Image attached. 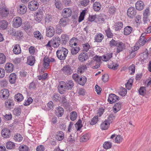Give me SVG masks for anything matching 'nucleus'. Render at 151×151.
Listing matches in <instances>:
<instances>
[{
	"label": "nucleus",
	"instance_id": "nucleus-56",
	"mask_svg": "<svg viewBox=\"0 0 151 151\" xmlns=\"http://www.w3.org/2000/svg\"><path fill=\"white\" fill-rule=\"evenodd\" d=\"M127 93V90L122 87L120 91H119V94L122 96H124Z\"/></svg>",
	"mask_w": 151,
	"mask_h": 151
},
{
	"label": "nucleus",
	"instance_id": "nucleus-8",
	"mask_svg": "<svg viewBox=\"0 0 151 151\" xmlns=\"http://www.w3.org/2000/svg\"><path fill=\"white\" fill-rule=\"evenodd\" d=\"M43 11L42 10H38L35 17V20L37 22L39 23L41 21L43 17Z\"/></svg>",
	"mask_w": 151,
	"mask_h": 151
},
{
	"label": "nucleus",
	"instance_id": "nucleus-39",
	"mask_svg": "<svg viewBox=\"0 0 151 151\" xmlns=\"http://www.w3.org/2000/svg\"><path fill=\"white\" fill-rule=\"evenodd\" d=\"M87 81L86 77L83 76L81 78H80L79 81H78V83L81 85H83L86 83Z\"/></svg>",
	"mask_w": 151,
	"mask_h": 151
},
{
	"label": "nucleus",
	"instance_id": "nucleus-46",
	"mask_svg": "<svg viewBox=\"0 0 151 151\" xmlns=\"http://www.w3.org/2000/svg\"><path fill=\"white\" fill-rule=\"evenodd\" d=\"M14 139L16 141L20 142L22 139V137L19 134H17L14 135Z\"/></svg>",
	"mask_w": 151,
	"mask_h": 151
},
{
	"label": "nucleus",
	"instance_id": "nucleus-48",
	"mask_svg": "<svg viewBox=\"0 0 151 151\" xmlns=\"http://www.w3.org/2000/svg\"><path fill=\"white\" fill-rule=\"evenodd\" d=\"M6 60V57L3 53H0V64L4 63Z\"/></svg>",
	"mask_w": 151,
	"mask_h": 151
},
{
	"label": "nucleus",
	"instance_id": "nucleus-4",
	"mask_svg": "<svg viewBox=\"0 0 151 151\" xmlns=\"http://www.w3.org/2000/svg\"><path fill=\"white\" fill-rule=\"evenodd\" d=\"M62 16L64 17L68 18L71 16L72 11L71 9L69 8H65L62 11Z\"/></svg>",
	"mask_w": 151,
	"mask_h": 151
},
{
	"label": "nucleus",
	"instance_id": "nucleus-30",
	"mask_svg": "<svg viewBox=\"0 0 151 151\" xmlns=\"http://www.w3.org/2000/svg\"><path fill=\"white\" fill-rule=\"evenodd\" d=\"M109 123L105 120L101 124V128L102 129L106 130L107 129L109 126Z\"/></svg>",
	"mask_w": 151,
	"mask_h": 151
},
{
	"label": "nucleus",
	"instance_id": "nucleus-60",
	"mask_svg": "<svg viewBox=\"0 0 151 151\" xmlns=\"http://www.w3.org/2000/svg\"><path fill=\"white\" fill-rule=\"evenodd\" d=\"M139 92L140 95H144L146 93L145 87H141L139 90Z\"/></svg>",
	"mask_w": 151,
	"mask_h": 151
},
{
	"label": "nucleus",
	"instance_id": "nucleus-38",
	"mask_svg": "<svg viewBox=\"0 0 151 151\" xmlns=\"http://www.w3.org/2000/svg\"><path fill=\"white\" fill-rule=\"evenodd\" d=\"M105 31L106 35L108 38H111L113 37L114 35L111 31L110 28L108 27L107 29L105 30Z\"/></svg>",
	"mask_w": 151,
	"mask_h": 151
},
{
	"label": "nucleus",
	"instance_id": "nucleus-29",
	"mask_svg": "<svg viewBox=\"0 0 151 151\" xmlns=\"http://www.w3.org/2000/svg\"><path fill=\"white\" fill-rule=\"evenodd\" d=\"M64 134L62 131L58 132L56 135V138L58 141L62 140L64 138Z\"/></svg>",
	"mask_w": 151,
	"mask_h": 151
},
{
	"label": "nucleus",
	"instance_id": "nucleus-55",
	"mask_svg": "<svg viewBox=\"0 0 151 151\" xmlns=\"http://www.w3.org/2000/svg\"><path fill=\"white\" fill-rule=\"evenodd\" d=\"M111 144L110 142H106L104 143L103 145V147L107 150L111 147Z\"/></svg>",
	"mask_w": 151,
	"mask_h": 151
},
{
	"label": "nucleus",
	"instance_id": "nucleus-31",
	"mask_svg": "<svg viewBox=\"0 0 151 151\" xmlns=\"http://www.w3.org/2000/svg\"><path fill=\"white\" fill-rule=\"evenodd\" d=\"M6 146L7 149H14L15 147V145L14 142L9 141L7 142Z\"/></svg>",
	"mask_w": 151,
	"mask_h": 151
},
{
	"label": "nucleus",
	"instance_id": "nucleus-5",
	"mask_svg": "<svg viewBox=\"0 0 151 151\" xmlns=\"http://www.w3.org/2000/svg\"><path fill=\"white\" fill-rule=\"evenodd\" d=\"M46 35L49 37H52L54 35L55 31L54 28L52 26H49L46 28Z\"/></svg>",
	"mask_w": 151,
	"mask_h": 151
},
{
	"label": "nucleus",
	"instance_id": "nucleus-37",
	"mask_svg": "<svg viewBox=\"0 0 151 151\" xmlns=\"http://www.w3.org/2000/svg\"><path fill=\"white\" fill-rule=\"evenodd\" d=\"M121 107V103H118L116 104L113 107V109L115 113L118 111L120 110Z\"/></svg>",
	"mask_w": 151,
	"mask_h": 151
},
{
	"label": "nucleus",
	"instance_id": "nucleus-27",
	"mask_svg": "<svg viewBox=\"0 0 151 151\" xmlns=\"http://www.w3.org/2000/svg\"><path fill=\"white\" fill-rule=\"evenodd\" d=\"M133 30L132 27L130 26L126 27L124 29V34L125 35H128L130 34Z\"/></svg>",
	"mask_w": 151,
	"mask_h": 151
},
{
	"label": "nucleus",
	"instance_id": "nucleus-44",
	"mask_svg": "<svg viewBox=\"0 0 151 151\" xmlns=\"http://www.w3.org/2000/svg\"><path fill=\"white\" fill-rule=\"evenodd\" d=\"M5 106L8 108H11L14 105L12 100H7L5 102Z\"/></svg>",
	"mask_w": 151,
	"mask_h": 151
},
{
	"label": "nucleus",
	"instance_id": "nucleus-34",
	"mask_svg": "<svg viewBox=\"0 0 151 151\" xmlns=\"http://www.w3.org/2000/svg\"><path fill=\"white\" fill-rule=\"evenodd\" d=\"M115 30L118 31L121 29L123 27V24L121 22H119L115 24Z\"/></svg>",
	"mask_w": 151,
	"mask_h": 151
},
{
	"label": "nucleus",
	"instance_id": "nucleus-50",
	"mask_svg": "<svg viewBox=\"0 0 151 151\" xmlns=\"http://www.w3.org/2000/svg\"><path fill=\"white\" fill-rule=\"evenodd\" d=\"M110 65H108V67L110 69H113L114 70H116L117 67L119 65L117 64L114 63L112 62H111V63H110Z\"/></svg>",
	"mask_w": 151,
	"mask_h": 151
},
{
	"label": "nucleus",
	"instance_id": "nucleus-54",
	"mask_svg": "<svg viewBox=\"0 0 151 151\" xmlns=\"http://www.w3.org/2000/svg\"><path fill=\"white\" fill-rule=\"evenodd\" d=\"M145 37H140L138 43H139L140 45L143 46L145 43L147 41V40H145Z\"/></svg>",
	"mask_w": 151,
	"mask_h": 151
},
{
	"label": "nucleus",
	"instance_id": "nucleus-63",
	"mask_svg": "<svg viewBox=\"0 0 151 151\" xmlns=\"http://www.w3.org/2000/svg\"><path fill=\"white\" fill-rule=\"evenodd\" d=\"M34 36L37 39L40 40L42 37L41 33L39 31L35 32L34 33Z\"/></svg>",
	"mask_w": 151,
	"mask_h": 151
},
{
	"label": "nucleus",
	"instance_id": "nucleus-43",
	"mask_svg": "<svg viewBox=\"0 0 151 151\" xmlns=\"http://www.w3.org/2000/svg\"><path fill=\"white\" fill-rule=\"evenodd\" d=\"M47 59L48 57L45 56L43 60V66L45 68H47L49 66L50 63Z\"/></svg>",
	"mask_w": 151,
	"mask_h": 151
},
{
	"label": "nucleus",
	"instance_id": "nucleus-7",
	"mask_svg": "<svg viewBox=\"0 0 151 151\" xmlns=\"http://www.w3.org/2000/svg\"><path fill=\"white\" fill-rule=\"evenodd\" d=\"M52 40V46L54 48L58 47L60 44V39L58 37H53Z\"/></svg>",
	"mask_w": 151,
	"mask_h": 151
},
{
	"label": "nucleus",
	"instance_id": "nucleus-22",
	"mask_svg": "<svg viewBox=\"0 0 151 151\" xmlns=\"http://www.w3.org/2000/svg\"><path fill=\"white\" fill-rule=\"evenodd\" d=\"M14 53L16 55L20 54L21 52L20 47L19 44H16L14 45L13 49Z\"/></svg>",
	"mask_w": 151,
	"mask_h": 151
},
{
	"label": "nucleus",
	"instance_id": "nucleus-6",
	"mask_svg": "<svg viewBox=\"0 0 151 151\" xmlns=\"http://www.w3.org/2000/svg\"><path fill=\"white\" fill-rule=\"evenodd\" d=\"M1 98L2 99H6L9 96V91L7 89H3L0 91Z\"/></svg>",
	"mask_w": 151,
	"mask_h": 151
},
{
	"label": "nucleus",
	"instance_id": "nucleus-16",
	"mask_svg": "<svg viewBox=\"0 0 151 151\" xmlns=\"http://www.w3.org/2000/svg\"><path fill=\"white\" fill-rule=\"evenodd\" d=\"M14 66L11 63H7L5 65V69L7 73H11L14 70Z\"/></svg>",
	"mask_w": 151,
	"mask_h": 151
},
{
	"label": "nucleus",
	"instance_id": "nucleus-15",
	"mask_svg": "<svg viewBox=\"0 0 151 151\" xmlns=\"http://www.w3.org/2000/svg\"><path fill=\"white\" fill-rule=\"evenodd\" d=\"M27 8L24 4H22L19 5L17 11L19 13L21 14H25L27 12Z\"/></svg>",
	"mask_w": 151,
	"mask_h": 151
},
{
	"label": "nucleus",
	"instance_id": "nucleus-52",
	"mask_svg": "<svg viewBox=\"0 0 151 151\" xmlns=\"http://www.w3.org/2000/svg\"><path fill=\"white\" fill-rule=\"evenodd\" d=\"M86 12L85 10H83L81 13L79 17L78 22H80L82 21L84 18V17L86 14Z\"/></svg>",
	"mask_w": 151,
	"mask_h": 151
},
{
	"label": "nucleus",
	"instance_id": "nucleus-13",
	"mask_svg": "<svg viewBox=\"0 0 151 151\" xmlns=\"http://www.w3.org/2000/svg\"><path fill=\"white\" fill-rule=\"evenodd\" d=\"M0 13L3 17H6L9 13L8 8L4 7H1L0 8Z\"/></svg>",
	"mask_w": 151,
	"mask_h": 151
},
{
	"label": "nucleus",
	"instance_id": "nucleus-1",
	"mask_svg": "<svg viewBox=\"0 0 151 151\" xmlns=\"http://www.w3.org/2000/svg\"><path fill=\"white\" fill-rule=\"evenodd\" d=\"M68 52V49L65 48H60L56 51L57 57L60 60H64L65 59Z\"/></svg>",
	"mask_w": 151,
	"mask_h": 151
},
{
	"label": "nucleus",
	"instance_id": "nucleus-24",
	"mask_svg": "<svg viewBox=\"0 0 151 151\" xmlns=\"http://www.w3.org/2000/svg\"><path fill=\"white\" fill-rule=\"evenodd\" d=\"M72 48L70 49V51L71 54L72 55H74L78 53L80 50V48L79 46H74L71 47Z\"/></svg>",
	"mask_w": 151,
	"mask_h": 151
},
{
	"label": "nucleus",
	"instance_id": "nucleus-42",
	"mask_svg": "<svg viewBox=\"0 0 151 151\" xmlns=\"http://www.w3.org/2000/svg\"><path fill=\"white\" fill-rule=\"evenodd\" d=\"M11 34L12 35L15 36L17 38H20L22 37L23 35L22 32L20 30L16 31V32L14 33V34H12V33Z\"/></svg>",
	"mask_w": 151,
	"mask_h": 151
},
{
	"label": "nucleus",
	"instance_id": "nucleus-53",
	"mask_svg": "<svg viewBox=\"0 0 151 151\" xmlns=\"http://www.w3.org/2000/svg\"><path fill=\"white\" fill-rule=\"evenodd\" d=\"M62 41L64 44L65 43L69 40V37L66 34H63L61 36Z\"/></svg>",
	"mask_w": 151,
	"mask_h": 151
},
{
	"label": "nucleus",
	"instance_id": "nucleus-49",
	"mask_svg": "<svg viewBox=\"0 0 151 151\" xmlns=\"http://www.w3.org/2000/svg\"><path fill=\"white\" fill-rule=\"evenodd\" d=\"M21 109L19 107L15 108L13 111L14 114L16 116L19 115L21 113Z\"/></svg>",
	"mask_w": 151,
	"mask_h": 151
},
{
	"label": "nucleus",
	"instance_id": "nucleus-41",
	"mask_svg": "<svg viewBox=\"0 0 151 151\" xmlns=\"http://www.w3.org/2000/svg\"><path fill=\"white\" fill-rule=\"evenodd\" d=\"M87 69L86 66L85 65H80L78 68V71L81 73H83Z\"/></svg>",
	"mask_w": 151,
	"mask_h": 151
},
{
	"label": "nucleus",
	"instance_id": "nucleus-33",
	"mask_svg": "<svg viewBox=\"0 0 151 151\" xmlns=\"http://www.w3.org/2000/svg\"><path fill=\"white\" fill-rule=\"evenodd\" d=\"M8 22L5 20H3L0 22V27L3 29H6L7 27Z\"/></svg>",
	"mask_w": 151,
	"mask_h": 151
},
{
	"label": "nucleus",
	"instance_id": "nucleus-57",
	"mask_svg": "<svg viewBox=\"0 0 151 151\" xmlns=\"http://www.w3.org/2000/svg\"><path fill=\"white\" fill-rule=\"evenodd\" d=\"M83 51L87 52L90 48V46L88 43L83 44Z\"/></svg>",
	"mask_w": 151,
	"mask_h": 151
},
{
	"label": "nucleus",
	"instance_id": "nucleus-59",
	"mask_svg": "<svg viewBox=\"0 0 151 151\" xmlns=\"http://www.w3.org/2000/svg\"><path fill=\"white\" fill-rule=\"evenodd\" d=\"M73 134H70L67 139L68 141L71 144L75 141L76 139L73 137Z\"/></svg>",
	"mask_w": 151,
	"mask_h": 151
},
{
	"label": "nucleus",
	"instance_id": "nucleus-64",
	"mask_svg": "<svg viewBox=\"0 0 151 151\" xmlns=\"http://www.w3.org/2000/svg\"><path fill=\"white\" fill-rule=\"evenodd\" d=\"M98 119V117L97 116H95L91 119L90 124L92 125L95 124L97 122Z\"/></svg>",
	"mask_w": 151,
	"mask_h": 151
},
{
	"label": "nucleus",
	"instance_id": "nucleus-40",
	"mask_svg": "<svg viewBox=\"0 0 151 151\" xmlns=\"http://www.w3.org/2000/svg\"><path fill=\"white\" fill-rule=\"evenodd\" d=\"M16 79V75L14 73H12L9 76V81L11 83H14Z\"/></svg>",
	"mask_w": 151,
	"mask_h": 151
},
{
	"label": "nucleus",
	"instance_id": "nucleus-61",
	"mask_svg": "<svg viewBox=\"0 0 151 151\" xmlns=\"http://www.w3.org/2000/svg\"><path fill=\"white\" fill-rule=\"evenodd\" d=\"M19 151H28V148L26 145H23L19 147Z\"/></svg>",
	"mask_w": 151,
	"mask_h": 151
},
{
	"label": "nucleus",
	"instance_id": "nucleus-14",
	"mask_svg": "<svg viewBox=\"0 0 151 151\" xmlns=\"http://www.w3.org/2000/svg\"><path fill=\"white\" fill-rule=\"evenodd\" d=\"M136 13L135 8L132 7L128 9L127 11V15L129 17L132 18L136 15Z\"/></svg>",
	"mask_w": 151,
	"mask_h": 151
},
{
	"label": "nucleus",
	"instance_id": "nucleus-9",
	"mask_svg": "<svg viewBox=\"0 0 151 151\" xmlns=\"http://www.w3.org/2000/svg\"><path fill=\"white\" fill-rule=\"evenodd\" d=\"M125 45L122 42L119 41L116 46V52L118 53L123 51L125 48Z\"/></svg>",
	"mask_w": 151,
	"mask_h": 151
},
{
	"label": "nucleus",
	"instance_id": "nucleus-12",
	"mask_svg": "<svg viewBox=\"0 0 151 151\" xmlns=\"http://www.w3.org/2000/svg\"><path fill=\"white\" fill-rule=\"evenodd\" d=\"M63 72L65 74L70 75L73 73V70L71 69V67L68 65H67L63 67L62 69Z\"/></svg>",
	"mask_w": 151,
	"mask_h": 151
},
{
	"label": "nucleus",
	"instance_id": "nucleus-62",
	"mask_svg": "<svg viewBox=\"0 0 151 151\" xmlns=\"http://www.w3.org/2000/svg\"><path fill=\"white\" fill-rule=\"evenodd\" d=\"M122 139L123 138L120 135H117L115 139V142L117 143H119L122 142Z\"/></svg>",
	"mask_w": 151,
	"mask_h": 151
},
{
	"label": "nucleus",
	"instance_id": "nucleus-11",
	"mask_svg": "<svg viewBox=\"0 0 151 151\" xmlns=\"http://www.w3.org/2000/svg\"><path fill=\"white\" fill-rule=\"evenodd\" d=\"M119 100V97L114 94H111L109 95L108 101L110 104H113Z\"/></svg>",
	"mask_w": 151,
	"mask_h": 151
},
{
	"label": "nucleus",
	"instance_id": "nucleus-21",
	"mask_svg": "<svg viewBox=\"0 0 151 151\" xmlns=\"http://www.w3.org/2000/svg\"><path fill=\"white\" fill-rule=\"evenodd\" d=\"M56 115L58 117L61 116L63 114L64 110L63 108L60 106L57 108L55 111Z\"/></svg>",
	"mask_w": 151,
	"mask_h": 151
},
{
	"label": "nucleus",
	"instance_id": "nucleus-28",
	"mask_svg": "<svg viewBox=\"0 0 151 151\" xmlns=\"http://www.w3.org/2000/svg\"><path fill=\"white\" fill-rule=\"evenodd\" d=\"M35 61V57L33 56H30L27 58V63L30 65H32L34 64Z\"/></svg>",
	"mask_w": 151,
	"mask_h": 151
},
{
	"label": "nucleus",
	"instance_id": "nucleus-18",
	"mask_svg": "<svg viewBox=\"0 0 151 151\" xmlns=\"http://www.w3.org/2000/svg\"><path fill=\"white\" fill-rule=\"evenodd\" d=\"M88 57L87 53H81L78 56V58L80 61L83 62L86 60Z\"/></svg>",
	"mask_w": 151,
	"mask_h": 151
},
{
	"label": "nucleus",
	"instance_id": "nucleus-23",
	"mask_svg": "<svg viewBox=\"0 0 151 151\" xmlns=\"http://www.w3.org/2000/svg\"><path fill=\"white\" fill-rule=\"evenodd\" d=\"M74 83L73 81L71 80L65 82V85L66 86V88L67 89H71L74 86Z\"/></svg>",
	"mask_w": 151,
	"mask_h": 151
},
{
	"label": "nucleus",
	"instance_id": "nucleus-32",
	"mask_svg": "<svg viewBox=\"0 0 151 151\" xmlns=\"http://www.w3.org/2000/svg\"><path fill=\"white\" fill-rule=\"evenodd\" d=\"M23 96L22 94L18 93L15 96V99L17 102H19L23 99Z\"/></svg>",
	"mask_w": 151,
	"mask_h": 151
},
{
	"label": "nucleus",
	"instance_id": "nucleus-19",
	"mask_svg": "<svg viewBox=\"0 0 151 151\" xmlns=\"http://www.w3.org/2000/svg\"><path fill=\"white\" fill-rule=\"evenodd\" d=\"M135 6L137 9L138 10H141L143 9L144 4L142 1H139L136 3Z\"/></svg>",
	"mask_w": 151,
	"mask_h": 151
},
{
	"label": "nucleus",
	"instance_id": "nucleus-2",
	"mask_svg": "<svg viewBox=\"0 0 151 151\" xmlns=\"http://www.w3.org/2000/svg\"><path fill=\"white\" fill-rule=\"evenodd\" d=\"M39 4L36 1H32L30 2L28 5L29 9L32 11H35L38 8Z\"/></svg>",
	"mask_w": 151,
	"mask_h": 151
},
{
	"label": "nucleus",
	"instance_id": "nucleus-47",
	"mask_svg": "<svg viewBox=\"0 0 151 151\" xmlns=\"http://www.w3.org/2000/svg\"><path fill=\"white\" fill-rule=\"evenodd\" d=\"M60 95L58 93H54L52 97V99L54 101H60Z\"/></svg>",
	"mask_w": 151,
	"mask_h": 151
},
{
	"label": "nucleus",
	"instance_id": "nucleus-17",
	"mask_svg": "<svg viewBox=\"0 0 151 151\" xmlns=\"http://www.w3.org/2000/svg\"><path fill=\"white\" fill-rule=\"evenodd\" d=\"M1 134L2 137L4 138H9L10 136V132L6 128H4L2 130Z\"/></svg>",
	"mask_w": 151,
	"mask_h": 151
},
{
	"label": "nucleus",
	"instance_id": "nucleus-25",
	"mask_svg": "<svg viewBox=\"0 0 151 151\" xmlns=\"http://www.w3.org/2000/svg\"><path fill=\"white\" fill-rule=\"evenodd\" d=\"M101 6L100 3L96 1L94 3L93 5V9L95 11H99L101 9Z\"/></svg>",
	"mask_w": 151,
	"mask_h": 151
},
{
	"label": "nucleus",
	"instance_id": "nucleus-51",
	"mask_svg": "<svg viewBox=\"0 0 151 151\" xmlns=\"http://www.w3.org/2000/svg\"><path fill=\"white\" fill-rule=\"evenodd\" d=\"M118 42L117 41H116L112 39L109 42V46L112 47H114L116 46Z\"/></svg>",
	"mask_w": 151,
	"mask_h": 151
},
{
	"label": "nucleus",
	"instance_id": "nucleus-3",
	"mask_svg": "<svg viewBox=\"0 0 151 151\" xmlns=\"http://www.w3.org/2000/svg\"><path fill=\"white\" fill-rule=\"evenodd\" d=\"M22 23L21 18L19 17H16L13 19V25L14 27L18 28L21 26Z\"/></svg>",
	"mask_w": 151,
	"mask_h": 151
},
{
	"label": "nucleus",
	"instance_id": "nucleus-36",
	"mask_svg": "<svg viewBox=\"0 0 151 151\" xmlns=\"http://www.w3.org/2000/svg\"><path fill=\"white\" fill-rule=\"evenodd\" d=\"M90 138L89 134L88 133L82 136L81 137L80 140L82 142H85L88 141Z\"/></svg>",
	"mask_w": 151,
	"mask_h": 151
},
{
	"label": "nucleus",
	"instance_id": "nucleus-26",
	"mask_svg": "<svg viewBox=\"0 0 151 151\" xmlns=\"http://www.w3.org/2000/svg\"><path fill=\"white\" fill-rule=\"evenodd\" d=\"M78 42V39L75 38H72L69 41V45L70 47H72L76 46Z\"/></svg>",
	"mask_w": 151,
	"mask_h": 151
},
{
	"label": "nucleus",
	"instance_id": "nucleus-35",
	"mask_svg": "<svg viewBox=\"0 0 151 151\" xmlns=\"http://www.w3.org/2000/svg\"><path fill=\"white\" fill-rule=\"evenodd\" d=\"M68 19L67 18L63 17L62 18L59 22L60 26L64 27L67 25V22L68 21Z\"/></svg>",
	"mask_w": 151,
	"mask_h": 151
},
{
	"label": "nucleus",
	"instance_id": "nucleus-10",
	"mask_svg": "<svg viewBox=\"0 0 151 151\" xmlns=\"http://www.w3.org/2000/svg\"><path fill=\"white\" fill-rule=\"evenodd\" d=\"M65 82L63 81L60 82L58 86V91L61 94H63L65 91L66 88V86L65 85Z\"/></svg>",
	"mask_w": 151,
	"mask_h": 151
},
{
	"label": "nucleus",
	"instance_id": "nucleus-20",
	"mask_svg": "<svg viewBox=\"0 0 151 151\" xmlns=\"http://www.w3.org/2000/svg\"><path fill=\"white\" fill-rule=\"evenodd\" d=\"M104 38V36L101 33L97 34L95 37V42H101Z\"/></svg>",
	"mask_w": 151,
	"mask_h": 151
},
{
	"label": "nucleus",
	"instance_id": "nucleus-58",
	"mask_svg": "<svg viewBox=\"0 0 151 151\" xmlns=\"http://www.w3.org/2000/svg\"><path fill=\"white\" fill-rule=\"evenodd\" d=\"M95 63H101V57H99L97 55L94 57L93 58Z\"/></svg>",
	"mask_w": 151,
	"mask_h": 151
},
{
	"label": "nucleus",
	"instance_id": "nucleus-45",
	"mask_svg": "<svg viewBox=\"0 0 151 151\" xmlns=\"http://www.w3.org/2000/svg\"><path fill=\"white\" fill-rule=\"evenodd\" d=\"M77 116V114L76 111H73L70 113V118L72 121H73L76 120Z\"/></svg>",
	"mask_w": 151,
	"mask_h": 151
}]
</instances>
